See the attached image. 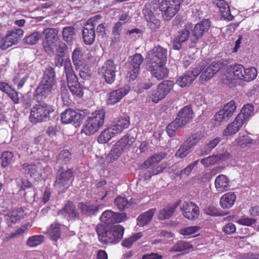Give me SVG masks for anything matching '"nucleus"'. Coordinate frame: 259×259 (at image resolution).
I'll list each match as a JSON object with an SVG mask.
<instances>
[{"label": "nucleus", "instance_id": "obj_1", "mask_svg": "<svg viewBox=\"0 0 259 259\" xmlns=\"http://www.w3.org/2000/svg\"><path fill=\"white\" fill-rule=\"evenodd\" d=\"M136 141V138L130 133L122 137L115 145L109 153L107 159L112 162L117 159L123 152L131 150Z\"/></svg>", "mask_w": 259, "mask_h": 259}, {"label": "nucleus", "instance_id": "obj_2", "mask_svg": "<svg viewBox=\"0 0 259 259\" xmlns=\"http://www.w3.org/2000/svg\"><path fill=\"white\" fill-rule=\"evenodd\" d=\"M105 113L104 109L96 110L93 112L88 116L81 132L87 136L96 133L104 124Z\"/></svg>", "mask_w": 259, "mask_h": 259}, {"label": "nucleus", "instance_id": "obj_3", "mask_svg": "<svg viewBox=\"0 0 259 259\" xmlns=\"http://www.w3.org/2000/svg\"><path fill=\"white\" fill-rule=\"evenodd\" d=\"M105 113L104 109L96 110L93 112L88 116L81 132L87 136L96 133L104 124Z\"/></svg>", "mask_w": 259, "mask_h": 259}, {"label": "nucleus", "instance_id": "obj_4", "mask_svg": "<svg viewBox=\"0 0 259 259\" xmlns=\"http://www.w3.org/2000/svg\"><path fill=\"white\" fill-rule=\"evenodd\" d=\"M96 231L101 242L105 244H116L122 239L124 228L121 225H117L108 230L102 227H97Z\"/></svg>", "mask_w": 259, "mask_h": 259}, {"label": "nucleus", "instance_id": "obj_5", "mask_svg": "<svg viewBox=\"0 0 259 259\" xmlns=\"http://www.w3.org/2000/svg\"><path fill=\"white\" fill-rule=\"evenodd\" d=\"M54 111V107L51 105L45 103L36 104L30 110L29 120L32 123L46 121Z\"/></svg>", "mask_w": 259, "mask_h": 259}, {"label": "nucleus", "instance_id": "obj_6", "mask_svg": "<svg viewBox=\"0 0 259 259\" xmlns=\"http://www.w3.org/2000/svg\"><path fill=\"white\" fill-rule=\"evenodd\" d=\"M64 71L70 92L77 96L83 95L82 87L78 81L76 76L74 73L71 62L69 59L64 62Z\"/></svg>", "mask_w": 259, "mask_h": 259}, {"label": "nucleus", "instance_id": "obj_7", "mask_svg": "<svg viewBox=\"0 0 259 259\" xmlns=\"http://www.w3.org/2000/svg\"><path fill=\"white\" fill-rule=\"evenodd\" d=\"M148 58L151 63V72L157 79L162 78V48L156 46L148 53Z\"/></svg>", "mask_w": 259, "mask_h": 259}, {"label": "nucleus", "instance_id": "obj_8", "mask_svg": "<svg viewBox=\"0 0 259 259\" xmlns=\"http://www.w3.org/2000/svg\"><path fill=\"white\" fill-rule=\"evenodd\" d=\"M210 25V21L205 19H203L194 26L192 23V29L190 30L192 36L190 37V48L196 47L199 40L203 36L205 33L208 31Z\"/></svg>", "mask_w": 259, "mask_h": 259}, {"label": "nucleus", "instance_id": "obj_9", "mask_svg": "<svg viewBox=\"0 0 259 259\" xmlns=\"http://www.w3.org/2000/svg\"><path fill=\"white\" fill-rule=\"evenodd\" d=\"M202 63H204V67L201 68V70L199 71V74L201 73V74L199 78L200 81L202 83L212 78L213 75L220 70L223 66V64L220 61H214L210 64L207 65V62L204 60L199 62L194 67L195 70L199 69V68H200V65Z\"/></svg>", "mask_w": 259, "mask_h": 259}, {"label": "nucleus", "instance_id": "obj_10", "mask_svg": "<svg viewBox=\"0 0 259 259\" xmlns=\"http://www.w3.org/2000/svg\"><path fill=\"white\" fill-rule=\"evenodd\" d=\"M200 139V136L197 133L192 134L180 146L176 153V156L183 158L191 152Z\"/></svg>", "mask_w": 259, "mask_h": 259}, {"label": "nucleus", "instance_id": "obj_11", "mask_svg": "<svg viewBox=\"0 0 259 259\" xmlns=\"http://www.w3.org/2000/svg\"><path fill=\"white\" fill-rule=\"evenodd\" d=\"M42 33L44 36V48L49 55H53V46L59 39L58 30L54 28H47L42 31Z\"/></svg>", "mask_w": 259, "mask_h": 259}, {"label": "nucleus", "instance_id": "obj_12", "mask_svg": "<svg viewBox=\"0 0 259 259\" xmlns=\"http://www.w3.org/2000/svg\"><path fill=\"white\" fill-rule=\"evenodd\" d=\"M98 72L107 83L112 84L115 79L116 65L112 60H108L99 69Z\"/></svg>", "mask_w": 259, "mask_h": 259}, {"label": "nucleus", "instance_id": "obj_13", "mask_svg": "<svg viewBox=\"0 0 259 259\" xmlns=\"http://www.w3.org/2000/svg\"><path fill=\"white\" fill-rule=\"evenodd\" d=\"M73 180V172L68 169L60 174L57 177L55 187L59 192H63L70 186Z\"/></svg>", "mask_w": 259, "mask_h": 259}, {"label": "nucleus", "instance_id": "obj_14", "mask_svg": "<svg viewBox=\"0 0 259 259\" xmlns=\"http://www.w3.org/2000/svg\"><path fill=\"white\" fill-rule=\"evenodd\" d=\"M184 0H163L164 19H171L180 10V6Z\"/></svg>", "mask_w": 259, "mask_h": 259}, {"label": "nucleus", "instance_id": "obj_15", "mask_svg": "<svg viewBox=\"0 0 259 259\" xmlns=\"http://www.w3.org/2000/svg\"><path fill=\"white\" fill-rule=\"evenodd\" d=\"M236 108V103L233 100L225 104L214 116V120L219 123L227 120L234 114Z\"/></svg>", "mask_w": 259, "mask_h": 259}, {"label": "nucleus", "instance_id": "obj_16", "mask_svg": "<svg viewBox=\"0 0 259 259\" xmlns=\"http://www.w3.org/2000/svg\"><path fill=\"white\" fill-rule=\"evenodd\" d=\"M126 218L125 213H115L110 210L105 211L100 217L101 222L108 225L124 221Z\"/></svg>", "mask_w": 259, "mask_h": 259}, {"label": "nucleus", "instance_id": "obj_17", "mask_svg": "<svg viewBox=\"0 0 259 259\" xmlns=\"http://www.w3.org/2000/svg\"><path fill=\"white\" fill-rule=\"evenodd\" d=\"M180 209L184 217L189 220H195L199 214V207L193 202H184Z\"/></svg>", "mask_w": 259, "mask_h": 259}, {"label": "nucleus", "instance_id": "obj_18", "mask_svg": "<svg viewBox=\"0 0 259 259\" xmlns=\"http://www.w3.org/2000/svg\"><path fill=\"white\" fill-rule=\"evenodd\" d=\"M200 66L199 70H195V68H193L191 71H187L177 80L176 83L181 87H185L190 84L199 74L201 68L204 67V63H201Z\"/></svg>", "mask_w": 259, "mask_h": 259}, {"label": "nucleus", "instance_id": "obj_19", "mask_svg": "<svg viewBox=\"0 0 259 259\" xmlns=\"http://www.w3.org/2000/svg\"><path fill=\"white\" fill-rule=\"evenodd\" d=\"M95 26L92 20L87 21L82 30L83 42L86 45H91L95 40Z\"/></svg>", "mask_w": 259, "mask_h": 259}, {"label": "nucleus", "instance_id": "obj_20", "mask_svg": "<svg viewBox=\"0 0 259 259\" xmlns=\"http://www.w3.org/2000/svg\"><path fill=\"white\" fill-rule=\"evenodd\" d=\"M130 90V88L126 85L109 93L108 94L107 104L108 105H114L118 103L128 94Z\"/></svg>", "mask_w": 259, "mask_h": 259}, {"label": "nucleus", "instance_id": "obj_21", "mask_svg": "<svg viewBox=\"0 0 259 259\" xmlns=\"http://www.w3.org/2000/svg\"><path fill=\"white\" fill-rule=\"evenodd\" d=\"M194 115L191 105L184 106L180 110L177 114L176 119L184 126L187 123L190 122Z\"/></svg>", "mask_w": 259, "mask_h": 259}, {"label": "nucleus", "instance_id": "obj_22", "mask_svg": "<svg viewBox=\"0 0 259 259\" xmlns=\"http://www.w3.org/2000/svg\"><path fill=\"white\" fill-rule=\"evenodd\" d=\"M161 160L162 155L161 154H154L144 162L143 167L148 168L152 166L153 175H157L162 171V165L160 163Z\"/></svg>", "mask_w": 259, "mask_h": 259}, {"label": "nucleus", "instance_id": "obj_23", "mask_svg": "<svg viewBox=\"0 0 259 259\" xmlns=\"http://www.w3.org/2000/svg\"><path fill=\"white\" fill-rule=\"evenodd\" d=\"M130 124V118L128 116L121 117L115 119L110 125L116 134L121 133L127 128Z\"/></svg>", "mask_w": 259, "mask_h": 259}, {"label": "nucleus", "instance_id": "obj_24", "mask_svg": "<svg viewBox=\"0 0 259 259\" xmlns=\"http://www.w3.org/2000/svg\"><path fill=\"white\" fill-rule=\"evenodd\" d=\"M61 118L64 124L75 123L80 119L81 114L69 108L61 113Z\"/></svg>", "mask_w": 259, "mask_h": 259}, {"label": "nucleus", "instance_id": "obj_25", "mask_svg": "<svg viewBox=\"0 0 259 259\" xmlns=\"http://www.w3.org/2000/svg\"><path fill=\"white\" fill-rule=\"evenodd\" d=\"M68 221L77 218L79 213L76 210L75 205L71 202H68L64 207L58 212Z\"/></svg>", "mask_w": 259, "mask_h": 259}, {"label": "nucleus", "instance_id": "obj_26", "mask_svg": "<svg viewBox=\"0 0 259 259\" xmlns=\"http://www.w3.org/2000/svg\"><path fill=\"white\" fill-rule=\"evenodd\" d=\"M240 115L237 116L235 120L228 125L223 132V135L224 136L235 134L239 131L244 123L242 119H240Z\"/></svg>", "mask_w": 259, "mask_h": 259}, {"label": "nucleus", "instance_id": "obj_27", "mask_svg": "<svg viewBox=\"0 0 259 259\" xmlns=\"http://www.w3.org/2000/svg\"><path fill=\"white\" fill-rule=\"evenodd\" d=\"M216 4L221 13V17L224 20L231 21L233 19L234 16L231 13L230 7L224 0H218Z\"/></svg>", "mask_w": 259, "mask_h": 259}, {"label": "nucleus", "instance_id": "obj_28", "mask_svg": "<svg viewBox=\"0 0 259 259\" xmlns=\"http://www.w3.org/2000/svg\"><path fill=\"white\" fill-rule=\"evenodd\" d=\"M236 199L234 192H230L225 194L220 199V205L224 209L231 207Z\"/></svg>", "mask_w": 259, "mask_h": 259}, {"label": "nucleus", "instance_id": "obj_29", "mask_svg": "<svg viewBox=\"0 0 259 259\" xmlns=\"http://www.w3.org/2000/svg\"><path fill=\"white\" fill-rule=\"evenodd\" d=\"M19 40V38L15 35L14 33H12L10 31L8 32L5 37L2 39L0 48L2 50H6L12 45L17 44Z\"/></svg>", "mask_w": 259, "mask_h": 259}, {"label": "nucleus", "instance_id": "obj_30", "mask_svg": "<svg viewBox=\"0 0 259 259\" xmlns=\"http://www.w3.org/2000/svg\"><path fill=\"white\" fill-rule=\"evenodd\" d=\"M191 29L192 23L190 22H187L184 26V28L178 32V35L175 38L176 41L184 42L188 40L190 37V30Z\"/></svg>", "mask_w": 259, "mask_h": 259}, {"label": "nucleus", "instance_id": "obj_31", "mask_svg": "<svg viewBox=\"0 0 259 259\" xmlns=\"http://www.w3.org/2000/svg\"><path fill=\"white\" fill-rule=\"evenodd\" d=\"M63 225L58 222H54L48 230L50 238L53 241H57L61 237V230Z\"/></svg>", "mask_w": 259, "mask_h": 259}, {"label": "nucleus", "instance_id": "obj_32", "mask_svg": "<svg viewBox=\"0 0 259 259\" xmlns=\"http://www.w3.org/2000/svg\"><path fill=\"white\" fill-rule=\"evenodd\" d=\"M155 211V209H151L140 215L137 219V225L143 227L147 225L152 220Z\"/></svg>", "mask_w": 259, "mask_h": 259}, {"label": "nucleus", "instance_id": "obj_33", "mask_svg": "<svg viewBox=\"0 0 259 259\" xmlns=\"http://www.w3.org/2000/svg\"><path fill=\"white\" fill-rule=\"evenodd\" d=\"M112 130V127L109 126L103 131L97 138L98 142L101 144H105L114 137L116 134L114 131Z\"/></svg>", "mask_w": 259, "mask_h": 259}, {"label": "nucleus", "instance_id": "obj_34", "mask_svg": "<svg viewBox=\"0 0 259 259\" xmlns=\"http://www.w3.org/2000/svg\"><path fill=\"white\" fill-rule=\"evenodd\" d=\"M57 88L52 86L46 85L44 84L38 85L36 90L37 95L41 98H46L50 96L53 92L56 90Z\"/></svg>", "mask_w": 259, "mask_h": 259}, {"label": "nucleus", "instance_id": "obj_35", "mask_svg": "<svg viewBox=\"0 0 259 259\" xmlns=\"http://www.w3.org/2000/svg\"><path fill=\"white\" fill-rule=\"evenodd\" d=\"M215 186L219 191H227L229 186V180L226 176L220 175L215 179Z\"/></svg>", "mask_w": 259, "mask_h": 259}, {"label": "nucleus", "instance_id": "obj_36", "mask_svg": "<svg viewBox=\"0 0 259 259\" xmlns=\"http://www.w3.org/2000/svg\"><path fill=\"white\" fill-rule=\"evenodd\" d=\"M253 113L254 106L251 104H248L243 107L237 116L240 115V119H242L244 122L246 120H247L250 116L253 115Z\"/></svg>", "mask_w": 259, "mask_h": 259}, {"label": "nucleus", "instance_id": "obj_37", "mask_svg": "<svg viewBox=\"0 0 259 259\" xmlns=\"http://www.w3.org/2000/svg\"><path fill=\"white\" fill-rule=\"evenodd\" d=\"M75 29L72 26L63 28L62 35L63 39L67 43H72L75 39Z\"/></svg>", "mask_w": 259, "mask_h": 259}, {"label": "nucleus", "instance_id": "obj_38", "mask_svg": "<svg viewBox=\"0 0 259 259\" xmlns=\"http://www.w3.org/2000/svg\"><path fill=\"white\" fill-rule=\"evenodd\" d=\"M237 146L244 148L250 144H254L253 140L247 135L239 134L238 137L235 141Z\"/></svg>", "mask_w": 259, "mask_h": 259}, {"label": "nucleus", "instance_id": "obj_39", "mask_svg": "<svg viewBox=\"0 0 259 259\" xmlns=\"http://www.w3.org/2000/svg\"><path fill=\"white\" fill-rule=\"evenodd\" d=\"M122 29V23L121 22H117L114 24L112 30V34L113 35L112 38V43L116 44L120 41Z\"/></svg>", "mask_w": 259, "mask_h": 259}, {"label": "nucleus", "instance_id": "obj_40", "mask_svg": "<svg viewBox=\"0 0 259 259\" xmlns=\"http://www.w3.org/2000/svg\"><path fill=\"white\" fill-rule=\"evenodd\" d=\"M181 200H179L172 204L168 205L167 206L163 208V219H168L170 218L174 214L176 208L180 205Z\"/></svg>", "mask_w": 259, "mask_h": 259}, {"label": "nucleus", "instance_id": "obj_41", "mask_svg": "<svg viewBox=\"0 0 259 259\" xmlns=\"http://www.w3.org/2000/svg\"><path fill=\"white\" fill-rule=\"evenodd\" d=\"M183 127L178 120L175 119L167 126L166 131L169 137H173L176 135V131Z\"/></svg>", "mask_w": 259, "mask_h": 259}, {"label": "nucleus", "instance_id": "obj_42", "mask_svg": "<svg viewBox=\"0 0 259 259\" xmlns=\"http://www.w3.org/2000/svg\"><path fill=\"white\" fill-rule=\"evenodd\" d=\"M143 236L141 232L136 233L128 238H125L122 242V246L130 248L135 242L140 239Z\"/></svg>", "mask_w": 259, "mask_h": 259}, {"label": "nucleus", "instance_id": "obj_43", "mask_svg": "<svg viewBox=\"0 0 259 259\" xmlns=\"http://www.w3.org/2000/svg\"><path fill=\"white\" fill-rule=\"evenodd\" d=\"M257 74V70L254 67L244 68L243 77L242 78V80L246 81H251L256 77Z\"/></svg>", "mask_w": 259, "mask_h": 259}, {"label": "nucleus", "instance_id": "obj_44", "mask_svg": "<svg viewBox=\"0 0 259 259\" xmlns=\"http://www.w3.org/2000/svg\"><path fill=\"white\" fill-rule=\"evenodd\" d=\"M193 246L189 242L181 240L178 241L174 246L172 247L171 250L177 252H182L191 249Z\"/></svg>", "mask_w": 259, "mask_h": 259}, {"label": "nucleus", "instance_id": "obj_45", "mask_svg": "<svg viewBox=\"0 0 259 259\" xmlns=\"http://www.w3.org/2000/svg\"><path fill=\"white\" fill-rule=\"evenodd\" d=\"M42 37L41 33L38 31H35L24 38V42L29 45L36 44Z\"/></svg>", "mask_w": 259, "mask_h": 259}, {"label": "nucleus", "instance_id": "obj_46", "mask_svg": "<svg viewBox=\"0 0 259 259\" xmlns=\"http://www.w3.org/2000/svg\"><path fill=\"white\" fill-rule=\"evenodd\" d=\"M44 240V237L42 235H34L28 238L27 244L30 247H35L42 243Z\"/></svg>", "mask_w": 259, "mask_h": 259}, {"label": "nucleus", "instance_id": "obj_47", "mask_svg": "<svg viewBox=\"0 0 259 259\" xmlns=\"http://www.w3.org/2000/svg\"><path fill=\"white\" fill-rule=\"evenodd\" d=\"M234 76L239 79H241L243 77L244 66L240 64H237L231 66Z\"/></svg>", "mask_w": 259, "mask_h": 259}, {"label": "nucleus", "instance_id": "obj_48", "mask_svg": "<svg viewBox=\"0 0 259 259\" xmlns=\"http://www.w3.org/2000/svg\"><path fill=\"white\" fill-rule=\"evenodd\" d=\"M199 160H197L187 165L184 169L180 170L179 176L180 178L188 176L193 169L198 164Z\"/></svg>", "mask_w": 259, "mask_h": 259}, {"label": "nucleus", "instance_id": "obj_49", "mask_svg": "<svg viewBox=\"0 0 259 259\" xmlns=\"http://www.w3.org/2000/svg\"><path fill=\"white\" fill-rule=\"evenodd\" d=\"M161 93L162 83H160L158 85L157 89L152 92L150 98L154 103H157L162 99Z\"/></svg>", "mask_w": 259, "mask_h": 259}, {"label": "nucleus", "instance_id": "obj_50", "mask_svg": "<svg viewBox=\"0 0 259 259\" xmlns=\"http://www.w3.org/2000/svg\"><path fill=\"white\" fill-rule=\"evenodd\" d=\"M201 163L205 167L219 163L217 155H212L200 160Z\"/></svg>", "mask_w": 259, "mask_h": 259}, {"label": "nucleus", "instance_id": "obj_51", "mask_svg": "<svg viewBox=\"0 0 259 259\" xmlns=\"http://www.w3.org/2000/svg\"><path fill=\"white\" fill-rule=\"evenodd\" d=\"M145 17L151 28L155 29L160 26V21L156 19L152 13L149 14L148 16L145 15Z\"/></svg>", "mask_w": 259, "mask_h": 259}, {"label": "nucleus", "instance_id": "obj_52", "mask_svg": "<svg viewBox=\"0 0 259 259\" xmlns=\"http://www.w3.org/2000/svg\"><path fill=\"white\" fill-rule=\"evenodd\" d=\"M82 53L79 48H76L72 52V59L74 65L76 66H79L82 59Z\"/></svg>", "mask_w": 259, "mask_h": 259}, {"label": "nucleus", "instance_id": "obj_53", "mask_svg": "<svg viewBox=\"0 0 259 259\" xmlns=\"http://www.w3.org/2000/svg\"><path fill=\"white\" fill-rule=\"evenodd\" d=\"M13 155L10 151H5L2 154V165L3 167L7 166L11 162Z\"/></svg>", "mask_w": 259, "mask_h": 259}, {"label": "nucleus", "instance_id": "obj_54", "mask_svg": "<svg viewBox=\"0 0 259 259\" xmlns=\"http://www.w3.org/2000/svg\"><path fill=\"white\" fill-rule=\"evenodd\" d=\"M114 203L120 210H122L127 206L128 202L126 198L119 196L115 199Z\"/></svg>", "mask_w": 259, "mask_h": 259}, {"label": "nucleus", "instance_id": "obj_55", "mask_svg": "<svg viewBox=\"0 0 259 259\" xmlns=\"http://www.w3.org/2000/svg\"><path fill=\"white\" fill-rule=\"evenodd\" d=\"M42 78L48 80H55V71L54 69L51 66L45 68Z\"/></svg>", "mask_w": 259, "mask_h": 259}, {"label": "nucleus", "instance_id": "obj_56", "mask_svg": "<svg viewBox=\"0 0 259 259\" xmlns=\"http://www.w3.org/2000/svg\"><path fill=\"white\" fill-rule=\"evenodd\" d=\"M143 61V58L142 56L140 54H135L132 60H131V65L132 68H136L140 69V67Z\"/></svg>", "mask_w": 259, "mask_h": 259}, {"label": "nucleus", "instance_id": "obj_57", "mask_svg": "<svg viewBox=\"0 0 259 259\" xmlns=\"http://www.w3.org/2000/svg\"><path fill=\"white\" fill-rule=\"evenodd\" d=\"M79 205L81 211L83 213L86 215L94 213L95 210H97V207L94 208L93 206L88 205L83 203H80Z\"/></svg>", "mask_w": 259, "mask_h": 259}, {"label": "nucleus", "instance_id": "obj_58", "mask_svg": "<svg viewBox=\"0 0 259 259\" xmlns=\"http://www.w3.org/2000/svg\"><path fill=\"white\" fill-rule=\"evenodd\" d=\"M199 229L197 226L186 227L180 230V233L184 236H188L195 233Z\"/></svg>", "mask_w": 259, "mask_h": 259}, {"label": "nucleus", "instance_id": "obj_59", "mask_svg": "<svg viewBox=\"0 0 259 259\" xmlns=\"http://www.w3.org/2000/svg\"><path fill=\"white\" fill-rule=\"evenodd\" d=\"M174 84V81L163 80V99L172 89Z\"/></svg>", "mask_w": 259, "mask_h": 259}, {"label": "nucleus", "instance_id": "obj_60", "mask_svg": "<svg viewBox=\"0 0 259 259\" xmlns=\"http://www.w3.org/2000/svg\"><path fill=\"white\" fill-rule=\"evenodd\" d=\"M71 159V154L68 150L61 151L58 156V160L65 163L69 162Z\"/></svg>", "mask_w": 259, "mask_h": 259}, {"label": "nucleus", "instance_id": "obj_61", "mask_svg": "<svg viewBox=\"0 0 259 259\" xmlns=\"http://www.w3.org/2000/svg\"><path fill=\"white\" fill-rule=\"evenodd\" d=\"M6 94L8 97L11 99L14 104H17L19 103V98L18 97V92L14 89L11 88Z\"/></svg>", "mask_w": 259, "mask_h": 259}, {"label": "nucleus", "instance_id": "obj_62", "mask_svg": "<svg viewBox=\"0 0 259 259\" xmlns=\"http://www.w3.org/2000/svg\"><path fill=\"white\" fill-rule=\"evenodd\" d=\"M204 212L208 215L217 217L221 215L220 211L216 208L211 206H208L204 209Z\"/></svg>", "mask_w": 259, "mask_h": 259}, {"label": "nucleus", "instance_id": "obj_63", "mask_svg": "<svg viewBox=\"0 0 259 259\" xmlns=\"http://www.w3.org/2000/svg\"><path fill=\"white\" fill-rule=\"evenodd\" d=\"M23 168L25 172L29 174L31 176L34 175L37 171V167L35 165L25 163L22 165Z\"/></svg>", "mask_w": 259, "mask_h": 259}, {"label": "nucleus", "instance_id": "obj_64", "mask_svg": "<svg viewBox=\"0 0 259 259\" xmlns=\"http://www.w3.org/2000/svg\"><path fill=\"white\" fill-rule=\"evenodd\" d=\"M28 77L27 73H25L23 76L19 80L18 77H15L13 79V81L15 84L17 85L18 89L22 88L25 82L26 81Z\"/></svg>", "mask_w": 259, "mask_h": 259}]
</instances>
